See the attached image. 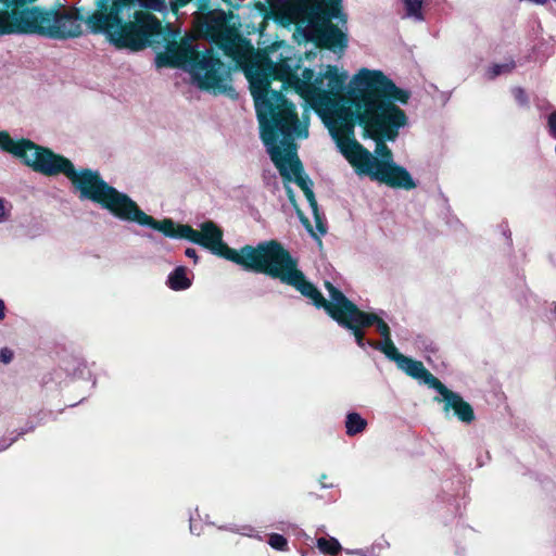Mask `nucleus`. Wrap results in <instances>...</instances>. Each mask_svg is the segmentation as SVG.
<instances>
[{"mask_svg": "<svg viewBox=\"0 0 556 556\" xmlns=\"http://www.w3.org/2000/svg\"><path fill=\"white\" fill-rule=\"evenodd\" d=\"M278 17L287 24H306L307 33L327 49L342 51L346 48L348 37L342 28L334 26L331 20L346 24L342 12V0H267Z\"/></svg>", "mask_w": 556, "mask_h": 556, "instance_id": "5", "label": "nucleus"}, {"mask_svg": "<svg viewBox=\"0 0 556 556\" xmlns=\"http://www.w3.org/2000/svg\"><path fill=\"white\" fill-rule=\"evenodd\" d=\"M166 283L174 291L187 290L191 286V279L188 277L186 267H176L169 273Z\"/></svg>", "mask_w": 556, "mask_h": 556, "instance_id": "13", "label": "nucleus"}, {"mask_svg": "<svg viewBox=\"0 0 556 556\" xmlns=\"http://www.w3.org/2000/svg\"><path fill=\"white\" fill-rule=\"evenodd\" d=\"M375 349L381 351L389 359L394 361L396 365L400 363V357L404 356L403 354L399 353L391 339L382 340L381 343L375 345Z\"/></svg>", "mask_w": 556, "mask_h": 556, "instance_id": "17", "label": "nucleus"}, {"mask_svg": "<svg viewBox=\"0 0 556 556\" xmlns=\"http://www.w3.org/2000/svg\"><path fill=\"white\" fill-rule=\"evenodd\" d=\"M219 529L239 533L243 536L256 539L258 541L263 540V536L261 535V533L254 527H252L250 525H243V526L229 525V526L219 527Z\"/></svg>", "mask_w": 556, "mask_h": 556, "instance_id": "16", "label": "nucleus"}, {"mask_svg": "<svg viewBox=\"0 0 556 556\" xmlns=\"http://www.w3.org/2000/svg\"><path fill=\"white\" fill-rule=\"evenodd\" d=\"M149 219L150 222L144 223L143 226L161 231L166 237L187 239L247 270L266 274L286 285L294 283L293 280L296 278L294 274L299 269L298 263L275 240L261 242L256 247L245 245L240 250H235L224 242L223 230L211 220L202 223L200 229L195 230L188 225H176L172 219L157 222L150 215Z\"/></svg>", "mask_w": 556, "mask_h": 556, "instance_id": "3", "label": "nucleus"}, {"mask_svg": "<svg viewBox=\"0 0 556 556\" xmlns=\"http://www.w3.org/2000/svg\"><path fill=\"white\" fill-rule=\"evenodd\" d=\"M22 5L14 0H4V10L0 12V35L22 34Z\"/></svg>", "mask_w": 556, "mask_h": 556, "instance_id": "10", "label": "nucleus"}, {"mask_svg": "<svg viewBox=\"0 0 556 556\" xmlns=\"http://www.w3.org/2000/svg\"><path fill=\"white\" fill-rule=\"evenodd\" d=\"M4 309H5L4 302L2 300H0V320H2L5 316Z\"/></svg>", "mask_w": 556, "mask_h": 556, "instance_id": "29", "label": "nucleus"}, {"mask_svg": "<svg viewBox=\"0 0 556 556\" xmlns=\"http://www.w3.org/2000/svg\"><path fill=\"white\" fill-rule=\"evenodd\" d=\"M12 204L0 197V225L11 219Z\"/></svg>", "mask_w": 556, "mask_h": 556, "instance_id": "22", "label": "nucleus"}, {"mask_svg": "<svg viewBox=\"0 0 556 556\" xmlns=\"http://www.w3.org/2000/svg\"><path fill=\"white\" fill-rule=\"evenodd\" d=\"M366 426V419H364L358 413H349L346 415L345 429L348 435L352 437L363 432Z\"/></svg>", "mask_w": 556, "mask_h": 556, "instance_id": "15", "label": "nucleus"}, {"mask_svg": "<svg viewBox=\"0 0 556 556\" xmlns=\"http://www.w3.org/2000/svg\"><path fill=\"white\" fill-rule=\"evenodd\" d=\"M143 8L161 11V0H138ZM90 33L101 35L117 49L140 51L161 31L160 21L144 11L132 12L131 0H97L96 9L84 17Z\"/></svg>", "mask_w": 556, "mask_h": 556, "instance_id": "4", "label": "nucleus"}, {"mask_svg": "<svg viewBox=\"0 0 556 556\" xmlns=\"http://www.w3.org/2000/svg\"><path fill=\"white\" fill-rule=\"evenodd\" d=\"M320 485H321L323 489H331V488H333L332 484H326V483H324L321 481H320Z\"/></svg>", "mask_w": 556, "mask_h": 556, "instance_id": "30", "label": "nucleus"}, {"mask_svg": "<svg viewBox=\"0 0 556 556\" xmlns=\"http://www.w3.org/2000/svg\"><path fill=\"white\" fill-rule=\"evenodd\" d=\"M205 25L213 37H228V16L224 11H212L205 16Z\"/></svg>", "mask_w": 556, "mask_h": 556, "instance_id": "12", "label": "nucleus"}, {"mask_svg": "<svg viewBox=\"0 0 556 556\" xmlns=\"http://www.w3.org/2000/svg\"><path fill=\"white\" fill-rule=\"evenodd\" d=\"M13 358V352L8 349V348H4L0 351V361L4 364H8L12 361Z\"/></svg>", "mask_w": 556, "mask_h": 556, "instance_id": "25", "label": "nucleus"}, {"mask_svg": "<svg viewBox=\"0 0 556 556\" xmlns=\"http://www.w3.org/2000/svg\"><path fill=\"white\" fill-rule=\"evenodd\" d=\"M547 124H548V129H549L551 135L554 138H556V111L551 113V115L548 116Z\"/></svg>", "mask_w": 556, "mask_h": 556, "instance_id": "24", "label": "nucleus"}, {"mask_svg": "<svg viewBox=\"0 0 556 556\" xmlns=\"http://www.w3.org/2000/svg\"><path fill=\"white\" fill-rule=\"evenodd\" d=\"M16 440L15 438H2L0 439V452L7 450L9 446L13 444V442Z\"/></svg>", "mask_w": 556, "mask_h": 556, "instance_id": "26", "label": "nucleus"}, {"mask_svg": "<svg viewBox=\"0 0 556 556\" xmlns=\"http://www.w3.org/2000/svg\"><path fill=\"white\" fill-rule=\"evenodd\" d=\"M22 34H40L51 38H73L81 34V20L76 13L53 12L22 5Z\"/></svg>", "mask_w": 556, "mask_h": 556, "instance_id": "8", "label": "nucleus"}, {"mask_svg": "<svg viewBox=\"0 0 556 556\" xmlns=\"http://www.w3.org/2000/svg\"><path fill=\"white\" fill-rule=\"evenodd\" d=\"M166 53L174 66L187 70L201 89L224 93L230 89V73L219 58L204 45L187 37L176 46H168Z\"/></svg>", "mask_w": 556, "mask_h": 556, "instance_id": "6", "label": "nucleus"}, {"mask_svg": "<svg viewBox=\"0 0 556 556\" xmlns=\"http://www.w3.org/2000/svg\"><path fill=\"white\" fill-rule=\"evenodd\" d=\"M514 67H515L514 62L503 63V64H494L489 67L486 75L490 79H493L501 74L509 73Z\"/></svg>", "mask_w": 556, "mask_h": 556, "instance_id": "19", "label": "nucleus"}, {"mask_svg": "<svg viewBox=\"0 0 556 556\" xmlns=\"http://www.w3.org/2000/svg\"><path fill=\"white\" fill-rule=\"evenodd\" d=\"M190 531L194 534H200V532L197 531V526L192 517L190 518Z\"/></svg>", "mask_w": 556, "mask_h": 556, "instance_id": "28", "label": "nucleus"}, {"mask_svg": "<svg viewBox=\"0 0 556 556\" xmlns=\"http://www.w3.org/2000/svg\"><path fill=\"white\" fill-rule=\"evenodd\" d=\"M268 544L271 548L276 551H287L288 548V541L287 539L278 533H271L269 534Z\"/></svg>", "mask_w": 556, "mask_h": 556, "instance_id": "20", "label": "nucleus"}, {"mask_svg": "<svg viewBox=\"0 0 556 556\" xmlns=\"http://www.w3.org/2000/svg\"><path fill=\"white\" fill-rule=\"evenodd\" d=\"M513 93H514V97L517 100V102H519L521 105L527 104L528 98L522 88H519V87L514 88Z\"/></svg>", "mask_w": 556, "mask_h": 556, "instance_id": "23", "label": "nucleus"}, {"mask_svg": "<svg viewBox=\"0 0 556 556\" xmlns=\"http://www.w3.org/2000/svg\"><path fill=\"white\" fill-rule=\"evenodd\" d=\"M226 49L244 71L261 139L285 180L289 201L312 237L324 236L327 227L295 143L308 137V109L300 118L295 104L270 89L271 80L292 88L316 112L357 175L392 188L416 187L410 174L393 161L392 151L383 142L394 141L400 129L407 126V115L397 103L406 104L409 92L399 88L382 71L363 67L345 88L348 73L333 65H327L317 75L311 68L295 73L291 64L294 51L283 41L254 50L249 41L240 40L235 48Z\"/></svg>", "mask_w": 556, "mask_h": 556, "instance_id": "1", "label": "nucleus"}, {"mask_svg": "<svg viewBox=\"0 0 556 556\" xmlns=\"http://www.w3.org/2000/svg\"><path fill=\"white\" fill-rule=\"evenodd\" d=\"M0 150L22 160L37 173L46 176L63 174L79 192L81 200L100 204L121 220L140 226L150 222L149 215L140 210L135 201L108 185L97 170H76L68 159L28 139L15 140L7 131H1Z\"/></svg>", "mask_w": 556, "mask_h": 556, "instance_id": "2", "label": "nucleus"}, {"mask_svg": "<svg viewBox=\"0 0 556 556\" xmlns=\"http://www.w3.org/2000/svg\"><path fill=\"white\" fill-rule=\"evenodd\" d=\"M294 276H296L293 280L294 283L288 285L294 287L304 296L311 299L317 308H324L339 325L351 330L357 345L365 348L366 343L363 339L364 332L362 328L372 325V321L376 319L374 314L361 311L339 289L328 281L325 283L329 296L327 301L315 286L305 279L300 269H298Z\"/></svg>", "mask_w": 556, "mask_h": 556, "instance_id": "7", "label": "nucleus"}, {"mask_svg": "<svg viewBox=\"0 0 556 556\" xmlns=\"http://www.w3.org/2000/svg\"><path fill=\"white\" fill-rule=\"evenodd\" d=\"M325 478H326V475H321V477H320V481H321V482H325Z\"/></svg>", "mask_w": 556, "mask_h": 556, "instance_id": "31", "label": "nucleus"}, {"mask_svg": "<svg viewBox=\"0 0 556 556\" xmlns=\"http://www.w3.org/2000/svg\"><path fill=\"white\" fill-rule=\"evenodd\" d=\"M397 367L412 378L428 384L432 389H435L438 383H441V381L430 374L419 361L401 356Z\"/></svg>", "mask_w": 556, "mask_h": 556, "instance_id": "11", "label": "nucleus"}, {"mask_svg": "<svg viewBox=\"0 0 556 556\" xmlns=\"http://www.w3.org/2000/svg\"><path fill=\"white\" fill-rule=\"evenodd\" d=\"M185 255L189 258H192L194 261V263L198 262V255H197V251L194 249H192V248L186 249Z\"/></svg>", "mask_w": 556, "mask_h": 556, "instance_id": "27", "label": "nucleus"}, {"mask_svg": "<svg viewBox=\"0 0 556 556\" xmlns=\"http://www.w3.org/2000/svg\"><path fill=\"white\" fill-rule=\"evenodd\" d=\"M376 319L372 321V325L377 326V330L382 337V340L391 339L390 328L386 321L376 313H372Z\"/></svg>", "mask_w": 556, "mask_h": 556, "instance_id": "21", "label": "nucleus"}, {"mask_svg": "<svg viewBox=\"0 0 556 556\" xmlns=\"http://www.w3.org/2000/svg\"><path fill=\"white\" fill-rule=\"evenodd\" d=\"M439 393L435 401L443 403V412L448 415L453 413L457 419L465 424H470L475 419V413L469 403H467L458 393L447 389L442 382L434 389Z\"/></svg>", "mask_w": 556, "mask_h": 556, "instance_id": "9", "label": "nucleus"}, {"mask_svg": "<svg viewBox=\"0 0 556 556\" xmlns=\"http://www.w3.org/2000/svg\"><path fill=\"white\" fill-rule=\"evenodd\" d=\"M317 547L324 554L336 555L341 549L339 541L334 538H319L317 540Z\"/></svg>", "mask_w": 556, "mask_h": 556, "instance_id": "18", "label": "nucleus"}, {"mask_svg": "<svg viewBox=\"0 0 556 556\" xmlns=\"http://www.w3.org/2000/svg\"><path fill=\"white\" fill-rule=\"evenodd\" d=\"M425 0H403L404 17L415 22H422L425 20L422 12V4Z\"/></svg>", "mask_w": 556, "mask_h": 556, "instance_id": "14", "label": "nucleus"}]
</instances>
